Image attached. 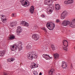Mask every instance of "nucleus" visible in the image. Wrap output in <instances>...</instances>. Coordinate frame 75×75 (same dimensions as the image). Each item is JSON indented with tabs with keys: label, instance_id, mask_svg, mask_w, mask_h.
<instances>
[{
	"label": "nucleus",
	"instance_id": "nucleus-13",
	"mask_svg": "<svg viewBox=\"0 0 75 75\" xmlns=\"http://www.w3.org/2000/svg\"><path fill=\"white\" fill-rule=\"evenodd\" d=\"M62 67L64 69H65V68L68 67V65H67V64L65 62H63L62 64Z\"/></svg>",
	"mask_w": 75,
	"mask_h": 75
},
{
	"label": "nucleus",
	"instance_id": "nucleus-8",
	"mask_svg": "<svg viewBox=\"0 0 75 75\" xmlns=\"http://www.w3.org/2000/svg\"><path fill=\"white\" fill-rule=\"evenodd\" d=\"M38 65L37 63L33 62V65L30 66L31 69H33L34 68H38Z\"/></svg>",
	"mask_w": 75,
	"mask_h": 75
},
{
	"label": "nucleus",
	"instance_id": "nucleus-39",
	"mask_svg": "<svg viewBox=\"0 0 75 75\" xmlns=\"http://www.w3.org/2000/svg\"><path fill=\"white\" fill-rule=\"evenodd\" d=\"M39 75H42V73H40V74H39Z\"/></svg>",
	"mask_w": 75,
	"mask_h": 75
},
{
	"label": "nucleus",
	"instance_id": "nucleus-44",
	"mask_svg": "<svg viewBox=\"0 0 75 75\" xmlns=\"http://www.w3.org/2000/svg\"><path fill=\"white\" fill-rule=\"evenodd\" d=\"M54 1H57V0H54Z\"/></svg>",
	"mask_w": 75,
	"mask_h": 75
},
{
	"label": "nucleus",
	"instance_id": "nucleus-36",
	"mask_svg": "<svg viewBox=\"0 0 75 75\" xmlns=\"http://www.w3.org/2000/svg\"><path fill=\"white\" fill-rule=\"evenodd\" d=\"M37 28H38V26H37V25H36L34 27V29H37Z\"/></svg>",
	"mask_w": 75,
	"mask_h": 75
},
{
	"label": "nucleus",
	"instance_id": "nucleus-33",
	"mask_svg": "<svg viewBox=\"0 0 75 75\" xmlns=\"http://www.w3.org/2000/svg\"><path fill=\"white\" fill-rule=\"evenodd\" d=\"M5 14H7V13H8L9 12V11H8V9H6V10L5 11Z\"/></svg>",
	"mask_w": 75,
	"mask_h": 75
},
{
	"label": "nucleus",
	"instance_id": "nucleus-9",
	"mask_svg": "<svg viewBox=\"0 0 75 75\" xmlns=\"http://www.w3.org/2000/svg\"><path fill=\"white\" fill-rule=\"evenodd\" d=\"M32 36L33 38L34 39L35 41H37L39 38V36L38 35L33 34Z\"/></svg>",
	"mask_w": 75,
	"mask_h": 75
},
{
	"label": "nucleus",
	"instance_id": "nucleus-11",
	"mask_svg": "<svg viewBox=\"0 0 75 75\" xmlns=\"http://www.w3.org/2000/svg\"><path fill=\"white\" fill-rule=\"evenodd\" d=\"M42 57H43V58H45V59H46L47 60H48V59H50L51 58V57H50V56H49V55L47 54H43Z\"/></svg>",
	"mask_w": 75,
	"mask_h": 75
},
{
	"label": "nucleus",
	"instance_id": "nucleus-29",
	"mask_svg": "<svg viewBox=\"0 0 75 75\" xmlns=\"http://www.w3.org/2000/svg\"><path fill=\"white\" fill-rule=\"evenodd\" d=\"M33 73L35 75H38V73L36 71H34Z\"/></svg>",
	"mask_w": 75,
	"mask_h": 75
},
{
	"label": "nucleus",
	"instance_id": "nucleus-6",
	"mask_svg": "<svg viewBox=\"0 0 75 75\" xmlns=\"http://www.w3.org/2000/svg\"><path fill=\"white\" fill-rule=\"evenodd\" d=\"M53 2H54V0H45L44 4L46 5L51 6Z\"/></svg>",
	"mask_w": 75,
	"mask_h": 75
},
{
	"label": "nucleus",
	"instance_id": "nucleus-4",
	"mask_svg": "<svg viewBox=\"0 0 75 75\" xmlns=\"http://www.w3.org/2000/svg\"><path fill=\"white\" fill-rule=\"evenodd\" d=\"M46 26L49 30H52L55 28V25L54 23L47 22L46 24Z\"/></svg>",
	"mask_w": 75,
	"mask_h": 75
},
{
	"label": "nucleus",
	"instance_id": "nucleus-28",
	"mask_svg": "<svg viewBox=\"0 0 75 75\" xmlns=\"http://www.w3.org/2000/svg\"><path fill=\"white\" fill-rule=\"evenodd\" d=\"M41 30H43L46 33V32H47V30H46V29L44 27H42L41 28Z\"/></svg>",
	"mask_w": 75,
	"mask_h": 75
},
{
	"label": "nucleus",
	"instance_id": "nucleus-41",
	"mask_svg": "<svg viewBox=\"0 0 75 75\" xmlns=\"http://www.w3.org/2000/svg\"><path fill=\"white\" fill-rule=\"evenodd\" d=\"M4 75H6V73H4Z\"/></svg>",
	"mask_w": 75,
	"mask_h": 75
},
{
	"label": "nucleus",
	"instance_id": "nucleus-22",
	"mask_svg": "<svg viewBox=\"0 0 75 75\" xmlns=\"http://www.w3.org/2000/svg\"><path fill=\"white\" fill-rule=\"evenodd\" d=\"M33 53V59L35 58V59H36L37 57V54H35V52H34Z\"/></svg>",
	"mask_w": 75,
	"mask_h": 75
},
{
	"label": "nucleus",
	"instance_id": "nucleus-34",
	"mask_svg": "<svg viewBox=\"0 0 75 75\" xmlns=\"http://www.w3.org/2000/svg\"><path fill=\"white\" fill-rule=\"evenodd\" d=\"M14 59H15L13 57L11 58V61L12 62H13V61H14Z\"/></svg>",
	"mask_w": 75,
	"mask_h": 75
},
{
	"label": "nucleus",
	"instance_id": "nucleus-31",
	"mask_svg": "<svg viewBox=\"0 0 75 75\" xmlns=\"http://www.w3.org/2000/svg\"><path fill=\"white\" fill-rule=\"evenodd\" d=\"M64 4H69V0L68 1H65L64 2Z\"/></svg>",
	"mask_w": 75,
	"mask_h": 75
},
{
	"label": "nucleus",
	"instance_id": "nucleus-32",
	"mask_svg": "<svg viewBox=\"0 0 75 75\" xmlns=\"http://www.w3.org/2000/svg\"><path fill=\"white\" fill-rule=\"evenodd\" d=\"M48 12L49 14H51V13H52V10L51 9H50L49 10Z\"/></svg>",
	"mask_w": 75,
	"mask_h": 75
},
{
	"label": "nucleus",
	"instance_id": "nucleus-21",
	"mask_svg": "<svg viewBox=\"0 0 75 75\" xmlns=\"http://www.w3.org/2000/svg\"><path fill=\"white\" fill-rule=\"evenodd\" d=\"M4 54H5V52L4 51H0V57H3Z\"/></svg>",
	"mask_w": 75,
	"mask_h": 75
},
{
	"label": "nucleus",
	"instance_id": "nucleus-1",
	"mask_svg": "<svg viewBox=\"0 0 75 75\" xmlns=\"http://www.w3.org/2000/svg\"><path fill=\"white\" fill-rule=\"evenodd\" d=\"M22 43L21 42H18L16 44H13L10 46L11 50H13V51H17L18 50L20 51L23 50V47L21 46Z\"/></svg>",
	"mask_w": 75,
	"mask_h": 75
},
{
	"label": "nucleus",
	"instance_id": "nucleus-12",
	"mask_svg": "<svg viewBox=\"0 0 75 75\" xmlns=\"http://www.w3.org/2000/svg\"><path fill=\"white\" fill-rule=\"evenodd\" d=\"M1 20L3 23H5L7 21L6 16H1Z\"/></svg>",
	"mask_w": 75,
	"mask_h": 75
},
{
	"label": "nucleus",
	"instance_id": "nucleus-3",
	"mask_svg": "<svg viewBox=\"0 0 75 75\" xmlns=\"http://www.w3.org/2000/svg\"><path fill=\"white\" fill-rule=\"evenodd\" d=\"M68 42L67 40H64L62 42V47L63 48L64 51L67 52L68 51V48L67 47H68Z\"/></svg>",
	"mask_w": 75,
	"mask_h": 75
},
{
	"label": "nucleus",
	"instance_id": "nucleus-16",
	"mask_svg": "<svg viewBox=\"0 0 75 75\" xmlns=\"http://www.w3.org/2000/svg\"><path fill=\"white\" fill-rule=\"evenodd\" d=\"M54 69H52L49 71L48 74L49 75H52L54 74Z\"/></svg>",
	"mask_w": 75,
	"mask_h": 75
},
{
	"label": "nucleus",
	"instance_id": "nucleus-27",
	"mask_svg": "<svg viewBox=\"0 0 75 75\" xmlns=\"http://www.w3.org/2000/svg\"><path fill=\"white\" fill-rule=\"evenodd\" d=\"M74 3V0H69V4H72Z\"/></svg>",
	"mask_w": 75,
	"mask_h": 75
},
{
	"label": "nucleus",
	"instance_id": "nucleus-17",
	"mask_svg": "<svg viewBox=\"0 0 75 75\" xmlns=\"http://www.w3.org/2000/svg\"><path fill=\"white\" fill-rule=\"evenodd\" d=\"M55 7L56 10H59L61 8V6L58 4H55Z\"/></svg>",
	"mask_w": 75,
	"mask_h": 75
},
{
	"label": "nucleus",
	"instance_id": "nucleus-19",
	"mask_svg": "<svg viewBox=\"0 0 75 75\" xmlns=\"http://www.w3.org/2000/svg\"><path fill=\"white\" fill-rule=\"evenodd\" d=\"M30 12L31 13V14H33V13H34V7L33 6H32L30 8Z\"/></svg>",
	"mask_w": 75,
	"mask_h": 75
},
{
	"label": "nucleus",
	"instance_id": "nucleus-5",
	"mask_svg": "<svg viewBox=\"0 0 75 75\" xmlns=\"http://www.w3.org/2000/svg\"><path fill=\"white\" fill-rule=\"evenodd\" d=\"M20 2L24 7H27L30 5V3L28 0H20Z\"/></svg>",
	"mask_w": 75,
	"mask_h": 75
},
{
	"label": "nucleus",
	"instance_id": "nucleus-45",
	"mask_svg": "<svg viewBox=\"0 0 75 75\" xmlns=\"http://www.w3.org/2000/svg\"><path fill=\"white\" fill-rule=\"evenodd\" d=\"M50 6H51V5H50Z\"/></svg>",
	"mask_w": 75,
	"mask_h": 75
},
{
	"label": "nucleus",
	"instance_id": "nucleus-42",
	"mask_svg": "<svg viewBox=\"0 0 75 75\" xmlns=\"http://www.w3.org/2000/svg\"><path fill=\"white\" fill-rule=\"evenodd\" d=\"M71 67H72V65H71Z\"/></svg>",
	"mask_w": 75,
	"mask_h": 75
},
{
	"label": "nucleus",
	"instance_id": "nucleus-23",
	"mask_svg": "<svg viewBox=\"0 0 75 75\" xmlns=\"http://www.w3.org/2000/svg\"><path fill=\"white\" fill-rule=\"evenodd\" d=\"M8 38L10 40H14L15 38V36L13 35H11Z\"/></svg>",
	"mask_w": 75,
	"mask_h": 75
},
{
	"label": "nucleus",
	"instance_id": "nucleus-24",
	"mask_svg": "<svg viewBox=\"0 0 75 75\" xmlns=\"http://www.w3.org/2000/svg\"><path fill=\"white\" fill-rule=\"evenodd\" d=\"M66 16H65V15L62 14L61 16V19H62V20H64V19L65 18Z\"/></svg>",
	"mask_w": 75,
	"mask_h": 75
},
{
	"label": "nucleus",
	"instance_id": "nucleus-26",
	"mask_svg": "<svg viewBox=\"0 0 75 75\" xmlns=\"http://www.w3.org/2000/svg\"><path fill=\"white\" fill-rule=\"evenodd\" d=\"M51 47L53 51L55 50V46H54V45H51Z\"/></svg>",
	"mask_w": 75,
	"mask_h": 75
},
{
	"label": "nucleus",
	"instance_id": "nucleus-35",
	"mask_svg": "<svg viewBox=\"0 0 75 75\" xmlns=\"http://www.w3.org/2000/svg\"><path fill=\"white\" fill-rule=\"evenodd\" d=\"M41 17L42 18H45V14H42L41 15Z\"/></svg>",
	"mask_w": 75,
	"mask_h": 75
},
{
	"label": "nucleus",
	"instance_id": "nucleus-30",
	"mask_svg": "<svg viewBox=\"0 0 75 75\" xmlns=\"http://www.w3.org/2000/svg\"><path fill=\"white\" fill-rule=\"evenodd\" d=\"M16 13H13L12 14V17H15L16 16Z\"/></svg>",
	"mask_w": 75,
	"mask_h": 75
},
{
	"label": "nucleus",
	"instance_id": "nucleus-20",
	"mask_svg": "<svg viewBox=\"0 0 75 75\" xmlns=\"http://www.w3.org/2000/svg\"><path fill=\"white\" fill-rule=\"evenodd\" d=\"M54 57L55 59H58V58H59V54L56 53L55 54H54Z\"/></svg>",
	"mask_w": 75,
	"mask_h": 75
},
{
	"label": "nucleus",
	"instance_id": "nucleus-2",
	"mask_svg": "<svg viewBox=\"0 0 75 75\" xmlns=\"http://www.w3.org/2000/svg\"><path fill=\"white\" fill-rule=\"evenodd\" d=\"M70 24L69 26L72 28L75 27V18L72 19V21L70 23V21L68 20H65L63 21L62 23V25L63 26H67V25Z\"/></svg>",
	"mask_w": 75,
	"mask_h": 75
},
{
	"label": "nucleus",
	"instance_id": "nucleus-15",
	"mask_svg": "<svg viewBox=\"0 0 75 75\" xmlns=\"http://www.w3.org/2000/svg\"><path fill=\"white\" fill-rule=\"evenodd\" d=\"M33 47V43L32 42H30V43L28 44L26 46V49L27 50H30L31 49V47Z\"/></svg>",
	"mask_w": 75,
	"mask_h": 75
},
{
	"label": "nucleus",
	"instance_id": "nucleus-14",
	"mask_svg": "<svg viewBox=\"0 0 75 75\" xmlns=\"http://www.w3.org/2000/svg\"><path fill=\"white\" fill-rule=\"evenodd\" d=\"M21 24H22L25 26L26 27H28L29 26V24L27 22L25 21H22L21 23Z\"/></svg>",
	"mask_w": 75,
	"mask_h": 75
},
{
	"label": "nucleus",
	"instance_id": "nucleus-25",
	"mask_svg": "<svg viewBox=\"0 0 75 75\" xmlns=\"http://www.w3.org/2000/svg\"><path fill=\"white\" fill-rule=\"evenodd\" d=\"M62 14L66 16V15L67 14V11H64Z\"/></svg>",
	"mask_w": 75,
	"mask_h": 75
},
{
	"label": "nucleus",
	"instance_id": "nucleus-43",
	"mask_svg": "<svg viewBox=\"0 0 75 75\" xmlns=\"http://www.w3.org/2000/svg\"><path fill=\"white\" fill-rule=\"evenodd\" d=\"M52 8H54V6H52Z\"/></svg>",
	"mask_w": 75,
	"mask_h": 75
},
{
	"label": "nucleus",
	"instance_id": "nucleus-37",
	"mask_svg": "<svg viewBox=\"0 0 75 75\" xmlns=\"http://www.w3.org/2000/svg\"><path fill=\"white\" fill-rule=\"evenodd\" d=\"M59 21H60L58 19H57L56 20V22L57 23H59Z\"/></svg>",
	"mask_w": 75,
	"mask_h": 75
},
{
	"label": "nucleus",
	"instance_id": "nucleus-18",
	"mask_svg": "<svg viewBox=\"0 0 75 75\" xmlns=\"http://www.w3.org/2000/svg\"><path fill=\"white\" fill-rule=\"evenodd\" d=\"M16 25H17V23L13 22L10 24V26L11 27L13 28V27H15Z\"/></svg>",
	"mask_w": 75,
	"mask_h": 75
},
{
	"label": "nucleus",
	"instance_id": "nucleus-40",
	"mask_svg": "<svg viewBox=\"0 0 75 75\" xmlns=\"http://www.w3.org/2000/svg\"><path fill=\"white\" fill-rule=\"evenodd\" d=\"M8 74H9V73H6V75H8Z\"/></svg>",
	"mask_w": 75,
	"mask_h": 75
},
{
	"label": "nucleus",
	"instance_id": "nucleus-7",
	"mask_svg": "<svg viewBox=\"0 0 75 75\" xmlns=\"http://www.w3.org/2000/svg\"><path fill=\"white\" fill-rule=\"evenodd\" d=\"M34 52L33 51L32 52L29 53L28 56V59H29L31 61H32L33 59V53Z\"/></svg>",
	"mask_w": 75,
	"mask_h": 75
},
{
	"label": "nucleus",
	"instance_id": "nucleus-38",
	"mask_svg": "<svg viewBox=\"0 0 75 75\" xmlns=\"http://www.w3.org/2000/svg\"><path fill=\"white\" fill-rule=\"evenodd\" d=\"M7 61H8V62H11V59H7Z\"/></svg>",
	"mask_w": 75,
	"mask_h": 75
},
{
	"label": "nucleus",
	"instance_id": "nucleus-10",
	"mask_svg": "<svg viewBox=\"0 0 75 75\" xmlns=\"http://www.w3.org/2000/svg\"><path fill=\"white\" fill-rule=\"evenodd\" d=\"M17 29L16 30V33L17 34H19L22 31V28L20 26H18L17 27Z\"/></svg>",
	"mask_w": 75,
	"mask_h": 75
}]
</instances>
